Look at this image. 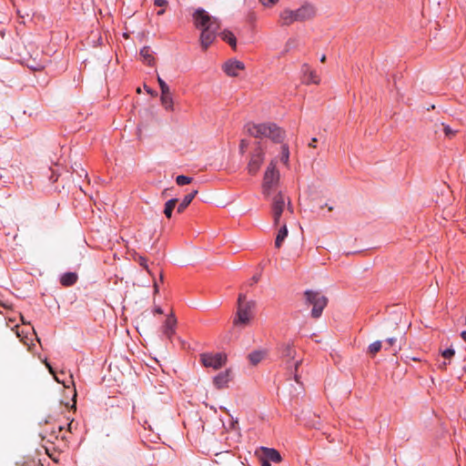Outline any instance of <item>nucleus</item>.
Instances as JSON below:
<instances>
[{
    "label": "nucleus",
    "mask_w": 466,
    "mask_h": 466,
    "mask_svg": "<svg viewBox=\"0 0 466 466\" xmlns=\"http://www.w3.org/2000/svg\"><path fill=\"white\" fill-rule=\"evenodd\" d=\"M194 25L201 30L200 44L207 49L216 39L220 25L217 18L210 16L203 8H198L193 14Z\"/></svg>",
    "instance_id": "obj_1"
},
{
    "label": "nucleus",
    "mask_w": 466,
    "mask_h": 466,
    "mask_svg": "<svg viewBox=\"0 0 466 466\" xmlns=\"http://www.w3.org/2000/svg\"><path fill=\"white\" fill-rule=\"evenodd\" d=\"M247 131L256 138L268 137L275 143L282 142L285 136V132L274 123H249Z\"/></svg>",
    "instance_id": "obj_2"
},
{
    "label": "nucleus",
    "mask_w": 466,
    "mask_h": 466,
    "mask_svg": "<svg viewBox=\"0 0 466 466\" xmlns=\"http://www.w3.org/2000/svg\"><path fill=\"white\" fill-rule=\"evenodd\" d=\"M255 302L246 301V295L239 294L238 299V308L233 319V326L244 329L250 325L254 319Z\"/></svg>",
    "instance_id": "obj_3"
},
{
    "label": "nucleus",
    "mask_w": 466,
    "mask_h": 466,
    "mask_svg": "<svg viewBox=\"0 0 466 466\" xmlns=\"http://www.w3.org/2000/svg\"><path fill=\"white\" fill-rule=\"evenodd\" d=\"M316 15V9L312 5L305 4L297 10L285 9L280 13L282 25H289L294 22H303L311 19Z\"/></svg>",
    "instance_id": "obj_4"
},
{
    "label": "nucleus",
    "mask_w": 466,
    "mask_h": 466,
    "mask_svg": "<svg viewBox=\"0 0 466 466\" xmlns=\"http://www.w3.org/2000/svg\"><path fill=\"white\" fill-rule=\"evenodd\" d=\"M305 297V304L309 307L312 306L311 309V317L313 319H319L323 309L326 308L328 304V299L319 291H315L311 289H308L304 292Z\"/></svg>",
    "instance_id": "obj_5"
},
{
    "label": "nucleus",
    "mask_w": 466,
    "mask_h": 466,
    "mask_svg": "<svg viewBox=\"0 0 466 466\" xmlns=\"http://www.w3.org/2000/svg\"><path fill=\"white\" fill-rule=\"evenodd\" d=\"M279 177V172L276 167V161L271 160L267 167L262 183V191L266 197L269 196L272 190L278 186Z\"/></svg>",
    "instance_id": "obj_6"
},
{
    "label": "nucleus",
    "mask_w": 466,
    "mask_h": 466,
    "mask_svg": "<svg viewBox=\"0 0 466 466\" xmlns=\"http://www.w3.org/2000/svg\"><path fill=\"white\" fill-rule=\"evenodd\" d=\"M265 152L260 143L258 144L253 150L250 159L248 163V172L250 175H255L259 170L262 163L264 162Z\"/></svg>",
    "instance_id": "obj_7"
},
{
    "label": "nucleus",
    "mask_w": 466,
    "mask_h": 466,
    "mask_svg": "<svg viewBox=\"0 0 466 466\" xmlns=\"http://www.w3.org/2000/svg\"><path fill=\"white\" fill-rule=\"evenodd\" d=\"M286 198L281 192L274 196L271 203V215L273 218L274 226L280 224V218L285 210Z\"/></svg>",
    "instance_id": "obj_8"
},
{
    "label": "nucleus",
    "mask_w": 466,
    "mask_h": 466,
    "mask_svg": "<svg viewBox=\"0 0 466 466\" xmlns=\"http://www.w3.org/2000/svg\"><path fill=\"white\" fill-rule=\"evenodd\" d=\"M200 360L205 367L218 370L225 365L227 356L224 353H203L200 355Z\"/></svg>",
    "instance_id": "obj_9"
},
{
    "label": "nucleus",
    "mask_w": 466,
    "mask_h": 466,
    "mask_svg": "<svg viewBox=\"0 0 466 466\" xmlns=\"http://www.w3.org/2000/svg\"><path fill=\"white\" fill-rule=\"evenodd\" d=\"M278 351L280 354V357L287 360V361L295 359L296 350L293 341L289 340L279 344L278 347Z\"/></svg>",
    "instance_id": "obj_10"
},
{
    "label": "nucleus",
    "mask_w": 466,
    "mask_h": 466,
    "mask_svg": "<svg viewBox=\"0 0 466 466\" xmlns=\"http://www.w3.org/2000/svg\"><path fill=\"white\" fill-rule=\"evenodd\" d=\"M244 68V64L238 60H228L223 65V70L228 76H238Z\"/></svg>",
    "instance_id": "obj_11"
},
{
    "label": "nucleus",
    "mask_w": 466,
    "mask_h": 466,
    "mask_svg": "<svg viewBox=\"0 0 466 466\" xmlns=\"http://www.w3.org/2000/svg\"><path fill=\"white\" fill-rule=\"evenodd\" d=\"M177 319L173 313L169 314L164 324L161 327V331L168 339H171L172 336L176 332Z\"/></svg>",
    "instance_id": "obj_12"
},
{
    "label": "nucleus",
    "mask_w": 466,
    "mask_h": 466,
    "mask_svg": "<svg viewBox=\"0 0 466 466\" xmlns=\"http://www.w3.org/2000/svg\"><path fill=\"white\" fill-rule=\"evenodd\" d=\"M302 73H303V82L307 85L309 84H319L320 81L319 76L317 75L316 71L312 70L308 65L302 66Z\"/></svg>",
    "instance_id": "obj_13"
},
{
    "label": "nucleus",
    "mask_w": 466,
    "mask_h": 466,
    "mask_svg": "<svg viewBox=\"0 0 466 466\" xmlns=\"http://www.w3.org/2000/svg\"><path fill=\"white\" fill-rule=\"evenodd\" d=\"M229 380L230 371L227 370L216 375L213 379V383L218 390H221L228 387Z\"/></svg>",
    "instance_id": "obj_14"
},
{
    "label": "nucleus",
    "mask_w": 466,
    "mask_h": 466,
    "mask_svg": "<svg viewBox=\"0 0 466 466\" xmlns=\"http://www.w3.org/2000/svg\"><path fill=\"white\" fill-rule=\"evenodd\" d=\"M261 451L263 452L262 460L267 461L269 463L270 461L279 462L281 461L280 453L277 450L272 448L261 447Z\"/></svg>",
    "instance_id": "obj_15"
},
{
    "label": "nucleus",
    "mask_w": 466,
    "mask_h": 466,
    "mask_svg": "<svg viewBox=\"0 0 466 466\" xmlns=\"http://www.w3.org/2000/svg\"><path fill=\"white\" fill-rule=\"evenodd\" d=\"M160 101H161V105L167 111L174 110L173 96L170 92V89L161 91Z\"/></svg>",
    "instance_id": "obj_16"
},
{
    "label": "nucleus",
    "mask_w": 466,
    "mask_h": 466,
    "mask_svg": "<svg viewBox=\"0 0 466 466\" xmlns=\"http://www.w3.org/2000/svg\"><path fill=\"white\" fill-rule=\"evenodd\" d=\"M78 276L75 272H66L60 277V283L64 287H71L76 283Z\"/></svg>",
    "instance_id": "obj_17"
},
{
    "label": "nucleus",
    "mask_w": 466,
    "mask_h": 466,
    "mask_svg": "<svg viewBox=\"0 0 466 466\" xmlns=\"http://www.w3.org/2000/svg\"><path fill=\"white\" fill-rule=\"evenodd\" d=\"M197 194H198V190L195 189L192 192L186 195L183 198L182 201L177 206V212L182 213L189 206V204L192 202V200L194 199V198L196 197Z\"/></svg>",
    "instance_id": "obj_18"
},
{
    "label": "nucleus",
    "mask_w": 466,
    "mask_h": 466,
    "mask_svg": "<svg viewBox=\"0 0 466 466\" xmlns=\"http://www.w3.org/2000/svg\"><path fill=\"white\" fill-rule=\"evenodd\" d=\"M140 56L148 66H153L155 62V57L153 56V51L149 46H144L140 50Z\"/></svg>",
    "instance_id": "obj_19"
},
{
    "label": "nucleus",
    "mask_w": 466,
    "mask_h": 466,
    "mask_svg": "<svg viewBox=\"0 0 466 466\" xmlns=\"http://www.w3.org/2000/svg\"><path fill=\"white\" fill-rule=\"evenodd\" d=\"M267 356V350H254L248 354V360L252 365L258 364Z\"/></svg>",
    "instance_id": "obj_20"
},
{
    "label": "nucleus",
    "mask_w": 466,
    "mask_h": 466,
    "mask_svg": "<svg viewBox=\"0 0 466 466\" xmlns=\"http://www.w3.org/2000/svg\"><path fill=\"white\" fill-rule=\"evenodd\" d=\"M288 233H289V231H288L287 225H286V223H283V225L279 229L276 239H275V247L276 248H279L281 247L283 241L285 240V238L288 236Z\"/></svg>",
    "instance_id": "obj_21"
},
{
    "label": "nucleus",
    "mask_w": 466,
    "mask_h": 466,
    "mask_svg": "<svg viewBox=\"0 0 466 466\" xmlns=\"http://www.w3.org/2000/svg\"><path fill=\"white\" fill-rule=\"evenodd\" d=\"M220 35L221 38L224 41L228 42L231 47L236 48L237 39L231 31L224 30L223 32H221Z\"/></svg>",
    "instance_id": "obj_22"
},
{
    "label": "nucleus",
    "mask_w": 466,
    "mask_h": 466,
    "mask_svg": "<svg viewBox=\"0 0 466 466\" xmlns=\"http://www.w3.org/2000/svg\"><path fill=\"white\" fill-rule=\"evenodd\" d=\"M177 203V198H171L167 200L165 204L164 214L167 218H170L172 216V212Z\"/></svg>",
    "instance_id": "obj_23"
},
{
    "label": "nucleus",
    "mask_w": 466,
    "mask_h": 466,
    "mask_svg": "<svg viewBox=\"0 0 466 466\" xmlns=\"http://www.w3.org/2000/svg\"><path fill=\"white\" fill-rule=\"evenodd\" d=\"M386 343L388 346L385 348V350L392 349L395 352H397L401 349V343L396 337L387 339Z\"/></svg>",
    "instance_id": "obj_24"
},
{
    "label": "nucleus",
    "mask_w": 466,
    "mask_h": 466,
    "mask_svg": "<svg viewBox=\"0 0 466 466\" xmlns=\"http://www.w3.org/2000/svg\"><path fill=\"white\" fill-rule=\"evenodd\" d=\"M289 146L287 144H283L281 146V157L280 161L285 164L286 166L289 165Z\"/></svg>",
    "instance_id": "obj_25"
},
{
    "label": "nucleus",
    "mask_w": 466,
    "mask_h": 466,
    "mask_svg": "<svg viewBox=\"0 0 466 466\" xmlns=\"http://www.w3.org/2000/svg\"><path fill=\"white\" fill-rule=\"evenodd\" d=\"M382 348V342L380 340H376L369 345L368 347V352L374 356L376 353H378Z\"/></svg>",
    "instance_id": "obj_26"
},
{
    "label": "nucleus",
    "mask_w": 466,
    "mask_h": 466,
    "mask_svg": "<svg viewBox=\"0 0 466 466\" xmlns=\"http://www.w3.org/2000/svg\"><path fill=\"white\" fill-rule=\"evenodd\" d=\"M191 181H192V177L185 176V175H179L176 177V183L178 186L187 185V184L191 183Z\"/></svg>",
    "instance_id": "obj_27"
},
{
    "label": "nucleus",
    "mask_w": 466,
    "mask_h": 466,
    "mask_svg": "<svg viewBox=\"0 0 466 466\" xmlns=\"http://www.w3.org/2000/svg\"><path fill=\"white\" fill-rule=\"evenodd\" d=\"M441 356L447 360L448 361L451 362V360L452 359V357L455 355V350L454 349L452 348H449V349H446V350H441Z\"/></svg>",
    "instance_id": "obj_28"
},
{
    "label": "nucleus",
    "mask_w": 466,
    "mask_h": 466,
    "mask_svg": "<svg viewBox=\"0 0 466 466\" xmlns=\"http://www.w3.org/2000/svg\"><path fill=\"white\" fill-rule=\"evenodd\" d=\"M301 363H302V360H296L293 365L294 366L293 375H294V380H296L297 383H300L299 376V367Z\"/></svg>",
    "instance_id": "obj_29"
},
{
    "label": "nucleus",
    "mask_w": 466,
    "mask_h": 466,
    "mask_svg": "<svg viewBox=\"0 0 466 466\" xmlns=\"http://www.w3.org/2000/svg\"><path fill=\"white\" fill-rule=\"evenodd\" d=\"M443 132H444L445 136L448 137H452L457 133V131L453 130L448 125H443Z\"/></svg>",
    "instance_id": "obj_30"
},
{
    "label": "nucleus",
    "mask_w": 466,
    "mask_h": 466,
    "mask_svg": "<svg viewBox=\"0 0 466 466\" xmlns=\"http://www.w3.org/2000/svg\"><path fill=\"white\" fill-rule=\"evenodd\" d=\"M157 82H158L161 91L169 89V86H167V84L160 76H157Z\"/></svg>",
    "instance_id": "obj_31"
},
{
    "label": "nucleus",
    "mask_w": 466,
    "mask_h": 466,
    "mask_svg": "<svg viewBox=\"0 0 466 466\" xmlns=\"http://www.w3.org/2000/svg\"><path fill=\"white\" fill-rule=\"evenodd\" d=\"M46 366L48 368L49 371L52 374H55L53 368L51 367V365L47 361H46ZM54 376H55V379H56V380L57 382L63 383L65 385V387H67L64 381L60 380L59 377H57L56 375H54Z\"/></svg>",
    "instance_id": "obj_32"
},
{
    "label": "nucleus",
    "mask_w": 466,
    "mask_h": 466,
    "mask_svg": "<svg viewBox=\"0 0 466 466\" xmlns=\"http://www.w3.org/2000/svg\"><path fill=\"white\" fill-rule=\"evenodd\" d=\"M279 0H259L264 6H271L278 3Z\"/></svg>",
    "instance_id": "obj_33"
},
{
    "label": "nucleus",
    "mask_w": 466,
    "mask_h": 466,
    "mask_svg": "<svg viewBox=\"0 0 466 466\" xmlns=\"http://www.w3.org/2000/svg\"><path fill=\"white\" fill-rule=\"evenodd\" d=\"M139 264H140V266H142L144 268H146L147 271H149V270H148V266H147V259H146L145 258H143V257H140V258H139Z\"/></svg>",
    "instance_id": "obj_34"
},
{
    "label": "nucleus",
    "mask_w": 466,
    "mask_h": 466,
    "mask_svg": "<svg viewBox=\"0 0 466 466\" xmlns=\"http://www.w3.org/2000/svg\"><path fill=\"white\" fill-rule=\"evenodd\" d=\"M154 5L157 6H165L167 5V2L166 0H155Z\"/></svg>",
    "instance_id": "obj_35"
},
{
    "label": "nucleus",
    "mask_w": 466,
    "mask_h": 466,
    "mask_svg": "<svg viewBox=\"0 0 466 466\" xmlns=\"http://www.w3.org/2000/svg\"><path fill=\"white\" fill-rule=\"evenodd\" d=\"M74 171L77 173L79 177H87V172L84 168H81L80 171H77L76 169H75Z\"/></svg>",
    "instance_id": "obj_36"
},
{
    "label": "nucleus",
    "mask_w": 466,
    "mask_h": 466,
    "mask_svg": "<svg viewBox=\"0 0 466 466\" xmlns=\"http://www.w3.org/2000/svg\"><path fill=\"white\" fill-rule=\"evenodd\" d=\"M451 362L450 361H442L441 363L439 364V369L440 370H445L447 369V366L448 364H450Z\"/></svg>",
    "instance_id": "obj_37"
},
{
    "label": "nucleus",
    "mask_w": 466,
    "mask_h": 466,
    "mask_svg": "<svg viewBox=\"0 0 466 466\" xmlns=\"http://www.w3.org/2000/svg\"><path fill=\"white\" fill-rule=\"evenodd\" d=\"M239 147H240V151L244 152L245 148L248 147V143L246 142V140L242 139Z\"/></svg>",
    "instance_id": "obj_38"
},
{
    "label": "nucleus",
    "mask_w": 466,
    "mask_h": 466,
    "mask_svg": "<svg viewBox=\"0 0 466 466\" xmlns=\"http://www.w3.org/2000/svg\"><path fill=\"white\" fill-rule=\"evenodd\" d=\"M30 67L34 70H40L42 68H44V65L43 64H37L36 66H30Z\"/></svg>",
    "instance_id": "obj_39"
},
{
    "label": "nucleus",
    "mask_w": 466,
    "mask_h": 466,
    "mask_svg": "<svg viewBox=\"0 0 466 466\" xmlns=\"http://www.w3.org/2000/svg\"><path fill=\"white\" fill-rule=\"evenodd\" d=\"M287 209H288V211H289L290 214H292V213H293V206L291 205V202H290V200H289V199L288 200Z\"/></svg>",
    "instance_id": "obj_40"
},
{
    "label": "nucleus",
    "mask_w": 466,
    "mask_h": 466,
    "mask_svg": "<svg viewBox=\"0 0 466 466\" xmlns=\"http://www.w3.org/2000/svg\"><path fill=\"white\" fill-rule=\"evenodd\" d=\"M316 142H317V138L313 137V138H311V141L309 143V146L312 147H316V145H315Z\"/></svg>",
    "instance_id": "obj_41"
},
{
    "label": "nucleus",
    "mask_w": 466,
    "mask_h": 466,
    "mask_svg": "<svg viewBox=\"0 0 466 466\" xmlns=\"http://www.w3.org/2000/svg\"><path fill=\"white\" fill-rule=\"evenodd\" d=\"M154 312L157 314H162L163 309L160 307H157V308H155Z\"/></svg>",
    "instance_id": "obj_42"
},
{
    "label": "nucleus",
    "mask_w": 466,
    "mask_h": 466,
    "mask_svg": "<svg viewBox=\"0 0 466 466\" xmlns=\"http://www.w3.org/2000/svg\"><path fill=\"white\" fill-rule=\"evenodd\" d=\"M261 466H271V464L268 461L261 459Z\"/></svg>",
    "instance_id": "obj_43"
},
{
    "label": "nucleus",
    "mask_w": 466,
    "mask_h": 466,
    "mask_svg": "<svg viewBox=\"0 0 466 466\" xmlns=\"http://www.w3.org/2000/svg\"><path fill=\"white\" fill-rule=\"evenodd\" d=\"M461 339L466 342V330H463V331L461 333Z\"/></svg>",
    "instance_id": "obj_44"
},
{
    "label": "nucleus",
    "mask_w": 466,
    "mask_h": 466,
    "mask_svg": "<svg viewBox=\"0 0 466 466\" xmlns=\"http://www.w3.org/2000/svg\"><path fill=\"white\" fill-rule=\"evenodd\" d=\"M158 285L157 284V282L154 283V292L155 293H157L158 292Z\"/></svg>",
    "instance_id": "obj_45"
},
{
    "label": "nucleus",
    "mask_w": 466,
    "mask_h": 466,
    "mask_svg": "<svg viewBox=\"0 0 466 466\" xmlns=\"http://www.w3.org/2000/svg\"><path fill=\"white\" fill-rule=\"evenodd\" d=\"M145 89L147 90V92L148 94H150V95H152V96L154 95V92H153L150 88H148L147 86H145Z\"/></svg>",
    "instance_id": "obj_46"
},
{
    "label": "nucleus",
    "mask_w": 466,
    "mask_h": 466,
    "mask_svg": "<svg viewBox=\"0 0 466 466\" xmlns=\"http://www.w3.org/2000/svg\"><path fill=\"white\" fill-rule=\"evenodd\" d=\"M0 306L3 308H8L7 303L0 301Z\"/></svg>",
    "instance_id": "obj_47"
},
{
    "label": "nucleus",
    "mask_w": 466,
    "mask_h": 466,
    "mask_svg": "<svg viewBox=\"0 0 466 466\" xmlns=\"http://www.w3.org/2000/svg\"><path fill=\"white\" fill-rule=\"evenodd\" d=\"M238 424V420H233L231 422L232 428H235V425Z\"/></svg>",
    "instance_id": "obj_48"
},
{
    "label": "nucleus",
    "mask_w": 466,
    "mask_h": 466,
    "mask_svg": "<svg viewBox=\"0 0 466 466\" xmlns=\"http://www.w3.org/2000/svg\"><path fill=\"white\" fill-rule=\"evenodd\" d=\"M164 12H165V10H164V9L159 10V11L157 12V15H163V14H164Z\"/></svg>",
    "instance_id": "obj_49"
},
{
    "label": "nucleus",
    "mask_w": 466,
    "mask_h": 466,
    "mask_svg": "<svg viewBox=\"0 0 466 466\" xmlns=\"http://www.w3.org/2000/svg\"><path fill=\"white\" fill-rule=\"evenodd\" d=\"M325 60H326V56H325V55H323V56H321V58H320V61H321V62H324Z\"/></svg>",
    "instance_id": "obj_50"
},
{
    "label": "nucleus",
    "mask_w": 466,
    "mask_h": 466,
    "mask_svg": "<svg viewBox=\"0 0 466 466\" xmlns=\"http://www.w3.org/2000/svg\"><path fill=\"white\" fill-rule=\"evenodd\" d=\"M71 425H72V421L70 423H68V430L71 431Z\"/></svg>",
    "instance_id": "obj_51"
},
{
    "label": "nucleus",
    "mask_w": 466,
    "mask_h": 466,
    "mask_svg": "<svg viewBox=\"0 0 466 466\" xmlns=\"http://www.w3.org/2000/svg\"><path fill=\"white\" fill-rule=\"evenodd\" d=\"M328 209H329V211H332L333 210V207H328Z\"/></svg>",
    "instance_id": "obj_52"
},
{
    "label": "nucleus",
    "mask_w": 466,
    "mask_h": 466,
    "mask_svg": "<svg viewBox=\"0 0 466 466\" xmlns=\"http://www.w3.org/2000/svg\"><path fill=\"white\" fill-rule=\"evenodd\" d=\"M70 378H71V383L74 384V380H72V378H73L72 375L70 376Z\"/></svg>",
    "instance_id": "obj_53"
}]
</instances>
